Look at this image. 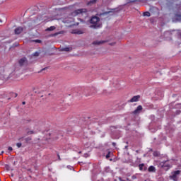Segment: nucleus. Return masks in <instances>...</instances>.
I'll return each instance as SVG.
<instances>
[{"label":"nucleus","instance_id":"nucleus-1","mask_svg":"<svg viewBox=\"0 0 181 181\" xmlns=\"http://www.w3.org/2000/svg\"><path fill=\"white\" fill-rule=\"evenodd\" d=\"M100 18L97 16H92L89 22L91 24L90 25V29H98L101 27V23H100Z\"/></svg>","mask_w":181,"mask_h":181},{"label":"nucleus","instance_id":"nucleus-2","mask_svg":"<svg viewBox=\"0 0 181 181\" xmlns=\"http://www.w3.org/2000/svg\"><path fill=\"white\" fill-rule=\"evenodd\" d=\"M84 13H87L86 8H79L71 13L72 16H77L78 15H84Z\"/></svg>","mask_w":181,"mask_h":181},{"label":"nucleus","instance_id":"nucleus-3","mask_svg":"<svg viewBox=\"0 0 181 181\" xmlns=\"http://www.w3.org/2000/svg\"><path fill=\"white\" fill-rule=\"evenodd\" d=\"M28 64V59H26V57L21 58L18 60V66H20V67H26Z\"/></svg>","mask_w":181,"mask_h":181},{"label":"nucleus","instance_id":"nucleus-4","mask_svg":"<svg viewBox=\"0 0 181 181\" xmlns=\"http://www.w3.org/2000/svg\"><path fill=\"white\" fill-rule=\"evenodd\" d=\"M180 175V170H177L173 173H172V175L170 176V177L174 180V181H177V176Z\"/></svg>","mask_w":181,"mask_h":181},{"label":"nucleus","instance_id":"nucleus-5","mask_svg":"<svg viewBox=\"0 0 181 181\" xmlns=\"http://www.w3.org/2000/svg\"><path fill=\"white\" fill-rule=\"evenodd\" d=\"M95 93H96V91L93 89L85 91V94H86V97H90V95H95Z\"/></svg>","mask_w":181,"mask_h":181},{"label":"nucleus","instance_id":"nucleus-6","mask_svg":"<svg viewBox=\"0 0 181 181\" xmlns=\"http://www.w3.org/2000/svg\"><path fill=\"white\" fill-rule=\"evenodd\" d=\"M139 98H141V95H138L134 96L128 102L129 103H136V101H139Z\"/></svg>","mask_w":181,"mask_h":181},{"label":"nucleus","instance_id":"nucleus-7","mask_svg":"<svg viewBox=\"0 0 181 181\" xmlns=\"http://www.w3.org/2000/svg\"><path fill=\"white\" fill-rule=\"evenodd\" d=\"M142 110H143L142 105H139L136 107V109L132 112V114H134L135 115H136V114H140Z\"/></svg>","mask_w":181,"mask_h":181},{"label":"nucleus","instance_id":"nucleus-8","mask_svg":"<svg viewBox=\"0 0 181 181\" xmlns=\"http://www.w3.org/2000/svg\"><path fill=\"white\" fill-rule=\"evenodd\" d=\"M23 31V28L22 27H18L14 30L16 35H20V33H22Z\"/></svg>","mask_w":181,"mask_h":181},{"label":"nucleus","instance_id":"nucleus-9","mask_svg":"<svg viewBox=\"0 0 181 181\" xmlns=\"http://www.w3.org/2000/svg\"><path fill=\"white\" fill-rule=\"evenodd\" d=\"M104 43H105V41L104 40H102V41L97 40V41H94L93 42V45H94L95 46H100V45H103Z\"/></svg>","mask_w":181,"mask_h":181},{"label":"nucleus","instance_id":"nucleus-10","mask_svg":"<svg viewBox=\"0 0 181 181\" xmlns=\"http://www.w3.org/2000/svg\"><path fill=\"white\" fill-rule=\"evenodd\" d=\"M71 47H64L61 49V52H71Z\"/></svg>","mask_w":181,"mask_h":181},{"label":"nucleus","instance_id":"nucleus-11","mask_svg":"<svg viewBox=\"0 0 181 181\" xmlns=\"http://www.w3.org/2000/svg\"><path fill=\"white\" fill-rule=\"evenodd\" d=\"M56 29V28L54 26H51L48 28H47L45 30L46 32H52L53 30H54Z\"/></svg>","mask_w":181,"mask_h":181},{"label":"nucleus","instance_id":"nucleus-12","mask_svg":"<svg viewBox=\"0 0 181 181\" xmlns=\"http://www.w3.org/2000/svg\"><path fill=\"white\" fill-rule=\"evenodd\" d=\"M97 2V0H90L89 2H88L87 5H94Z\"/></svg>","mask_w":181,"mask_h":181},{"label":"nucleus","instance_id":"nucleus-13","mask_svg":"<svg viewBox=\"0 0 181 181\" xmlns=\"http://www.w3.org/2000/svg\"><path fill=\"white\" fill-rule=\"evenodd\" d=\"M75 33L76 35H83V33H84V31L81 30H78L75 32Z\"/></svg>","mask_w":181,"mask_h":181},{"label":"nucleus","instance_id":"nucleus-14","mask_svg":"<svg viewBox=\"0 0 181 181\" xmlns=\"http://www.w3.org/2000/svg\"><path fill=\"white\" fill-rule=\"evenodd\" d=\"M24 141L26 144H28V142H30V141H32V138L31 137H27V138L24 139Z\"/></svg>","mask_w":181,"mask_h":181},{"label":"nucleus","instance_id":"nucleus-15","mask_svg":"<svg viewBox=\"0 0 181 181\" xmlns=\"http://www.w3.org/2000/svg\"><path fill=\"white\" fill-rule=\"evenodd\" d=\"M148 172H155V167L153 166H150L148 168Z\"/></svg>","mask_w":181,"mask_h":181},{"label":"nucleus","instance_id":"nucleus-16","mask_svg":"<svg viewBox=\"0 0 181 181\" xmlns=\"http://www.w3.org/2000/svg\"><path fill=\"white\" fill-rule=\"evenodd\" d=\"M143 15L144 16H151V13H149V11H146Z\"/></svg>","mask_w":181,"mask_h":181},{"label":"nucleus","instance_id":"nucleus-17","mask_svg":"<svg viewBox=\"0 0 181 181\" xmlns=\"http://www.w3.org/2000/svg\"><path fill=\"white\" fill-rule=\"evenodd\" d=\"M27 134H28V135H32V134H35V132H33V131H28V132H27Z\"/></svg>","mask_w":181,"mask_h":181},{"label":"nucleus","instance_id":"nucleus-18","mask_svg":"<svg viewBox=\"0 0 181 181\" xmlns=\"http://www.w3.org/2000/svg\"><path fill=\"white\" fill-rule=\"evenodd\" d=\"M16 146H17L18 148H21V146H22V143H17V144H16Z\"/></svg>","mask_w":181,"mask_h":181},{"label":"nucleus","instance_id":"nucleus-19","mask_svg":"<svg viewBox=\"0 0 181 181\" xmlns=\"http://www.w3.org/2000/svg\"><path fill=\"white\" fill-rule=\"evenodd\" d=\"M34 42H35V43H42L40 40H35Z\"/></svg>","mask_w":181,"mask_h":181},{"label":"nucleus","instance_id":"nucleus-20","mask_svg":"<svg viewBox=\"0 0 181 181\" xmlns=\"http://www.w3.org/2000/svg\"><path fill=\"white\" fill-rule=\"evenodd\" d=\"M33 56H35L36 57H37V56H39V52H36L33 54Z\"/></svg>","mask_w":181,"mask_h":181},{"label":"nucleus","instance_id":"nucleus-21","mask_svg":"<svg viewBox=\"0 0 181 181\" xmlns=\"http://www.w3.org/2000/svg\"><path fill=\"white\" fill-rule=\"evenodd\" d=\"M159 155V153H158V151H155L153 153V156H158Z\"/></svg>","mask_w":181,"mask_h":181},{"label":"nucleus","instance_id":"nucleus-22","mask_svg":"<svg viewBox=\"0 0 181 181\" xmlns=\"http://www.w3.org/2000/svg\"><path fill=\"white\" fill-rule=\"evenodd\" d=\"M142 168H144V164H141V165H139V169H140V170H142Z\"/></svg>","mask_w":181,"mask_h":181},{"label":"nucleus","instance_id":"nucleus-23","mask_svg":"<svg viewBox=\"0 0 181 181\" xmlns=\"http://www.w3.org/2000/svg\"><path fill=\"white\" fill-rule=\"evenodd\" d=\"M108 158H110V153L106 156V158L108 159Z\"/></svg>","mask_w":181,"mask_h":181},{"label":"nucleus","instance_id":"nucleus-24","mask_svg":"<svg viewBox=\"0 0 181 181\" xmlns=\"http://www.w3.org/2000/svg\"><path fill=\"white\" fill-rule=\"evenodd\" d=\"M132 179H133V180L136 179V177L135 175H133V176L132 177Z\"/></svg>","mask_w":181,"mask_h":181},{"label":"nucleus","instance_id":"nucleus-25","mask_svg":"<svg viewBox=\"0 0 181 181\" xmlns=\"http://www.w3.org/2000/svg\"><path fill=\"white\" fill-rule=\"evenodd\" d=\"M9 151H13V148H12V147H8V148Z\"/></svg>","mask_w":181,"mask_h":181},{"label":"nucleus","instance_id":"nucleus-26","mask_svg":"<svg viewBox=\"0 0 181 181\" xmlns=\"http://www.w3.org/2000/svg\"><path fill=\"white\" fill-rule=\"evenodd\" d=\"M112 145L114 146H115L116 145H117V144L116 143H112Z\"/></svg>","mask_w":181,"mask_h":181},{"label":"nucleus","instance_id":"nucleus-27","mask_svg":"<svg viewBox=\"0 0 181 181\" xmlns=\"http://www.w3.org/2000/svg\"><path fill=\"white\" fill-rule=\"evenodd\" d=\"M107 13H110V11H109V12H105V13H104L103 15H105V14H107Z\"/></svg>","mask_w":181,"mask_h":181},{"label":"nucleus","instance_id":"nucleus-28","mask_svg":"<svg viewBox=\"0 0 181 181\" xmlns=\"http://www.w3.org/2000/svg\"><path fill=\"white\" fill-rule=\"evenodd\" d=\"M15 97H18V93H14Z\"/></svg>","mask_w":181,"mask_h":181},{"label":"nucleus","instance_id":"nucleus-29","mask_svg":"<svg viewBox=\"0 0 181 181\" xmlns=\"http://www.w3.org/2000/svg\"><path fill=\"white\" fill-rule=\"evenodd\" d=\"M22 104L23 105H25V104H26V102H23Z\"/></svg>","mask_w":181,"mask_h":181},{"label":"nucleus","instance_id":"nucleus-30","mask_svg":"<svg viewBox=\"0 0 181 181\" xmlns=\"http://www.w3.org/2000/svg\"><path fill=\"white\" fill-rule=\"evenodd\" d=\"M125 149H128V146H125Z\"/></svg>","mask_w":181,"mask_h":181},{"label":"nucleus","instance_id":"nucleus-31","mask_svg":"<svg viewBox=\"0 0 181 181\" xmlns=\"http://www.w3.org/2000/svg\"><path fill=\"white\" fill-rule=\"evenodd\" d=\"M4 151H1V153H0V155H2V154H4Z\"/></svg>","mask_w":181,"mask_h":181},{"label":"nucleus","instance_id":"nucleus-32","mask_svg":"<svg viewBox=\"0 0 181 181\" xmlns=\"http://www.w3.org/2000/svg\"><path fill=\"white\" fill-rule=\"evenodd\" d=\"M162 163H163V165H165V163H166V161H163Z\"/></svg>","mask_w":181,"mask_h":181},{"label":"nucleus","instance_id":"nucleus-33","mask_svg":"<svg viewBox=\"0 0 181 181\" xmlns=\"http://www.w3.org/2000/svg\"><path fill=\"white\" fill-rule=\"evenodd\" d=\"M65 23H69V21H65Z\"/></svg>","mask_w":181,"mask_h":181},{"label":"nucleus","instance_id":"nucleus-34","mask_svg":"<svg viewBox=\"0 0 181 181\" xmlns=\"http://www.w3.org/2000/svg\"><path fill=\"white\" fill-rule=\"evenodd\" d=\"M136 153H138V152H139L138 150H136Z\"/></svg>","mask_w":181,"mask_h":181},{"label":"nucleus","instance_id":"nucleus-35","mask_svg":"<svg viewBox=\"0 0 181 181\" xmlns=\"http://www.w3.org/2000/svg\"><path fill=\"white\" fill-rule=\"evenodd\" d=\"M0 23H2V21L0 20Z\"/></svg>","mask_w":181,"mask_h":181},{"label":"nucleus","instance_id":"nucleus-36","mask_svg":"<svg viewBox=\"0 0 181 181\" xmlns=\"http://www.w3.org/2000/svg\"><path fill=\"white\" fill-rule=\"evenodd\" d=\"M166 33V35H168V33H169V32H167V33Z\"/></svg>","mask_w":181,"mask_h":181},{"label":"nucleus","instance_id":"nucleus-37","mask_svg":"<svg viewBox=\"0 0 181 181\" xmlns=\"http://www.w3.org/2000/svg\"><path fill=\"white\" fill-rule=\"evenodd\" d=\"M112 45H115V43H112V44H111Z\"/></svg>","mask_w":181,"mask_h":181},{"label":"nucleus","instance_id":"nucleus-38","mask_svg":"<svg viewBox=\"0 0 181 181\" xmlns=\"http://www.w3.org/2000/svg\"><path fill=\"white\" fill-rule=\"evenodd\" d=\"M11 176H12V177H13V174H11Z\"/></svg>","mask_w":181,"mask_h":181},{"label":"nucleus","instance_id":"nucleus-39","mask_svg":"<svg viewBox=\"0 0 181 181\" xmlns=\"http://www.w3.org/2000/svg\"><path fill=\"white\" fill-rule=\"evenodd\" d=\"M79 153H81V151H79Z\"/></svg>","mask_w":181,"mask_h":181},{"label":"nucleus","instance_id":"nucleus-40","mask_svg":"<svg viewBox=\"0 0 181 181\" xmlns=\"http://www.w3.org/2000/svg\"><path fill=\"white\" fill-rule=\"evenodd\" d=\"M166 166H168V168L170 167L169 165H166Z\"/></svg>","mask_w":181,"mask_h":181},{"label":"nucleus","instance_id":"nucleus-41","mask_svg":"<svg viewBox=\"0 0 181 181\" xmlns=\"http://www.w3.org/2000/svg\"><path fill=\"white\" fill-rule=\"evenodd\" d=\"M81 21L83 22V20L81 19Z\"/></svg>","mask_w":181,"mask_h":181}]
</instances>
